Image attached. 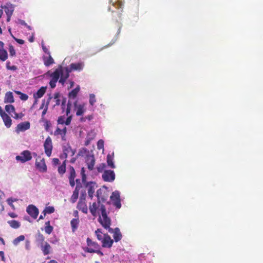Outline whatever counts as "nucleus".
<instances>
[{"instance_id":"obj_1","label":"nucleus","mask_w":263,"mask_h":263,"mask_svg":"<svg viewBox=\"0 0 263 263\" xmlns=\"http://www.w3.org/2000/svg\"><path fill=\"white\" fill-rule=\"evenodd\" d=\"M89 209L91 215L96 217L99 216L98 221L103 228H108L110 217L107 215L106 209L104 204L100 201L90 204Z\"/></svg>"},{"instance_id":"obj_2","label":"nucleus","mask_w":263,"mask_h":263,"mask_svg":"<svg viewBox=\"0 0 263 263\" xmlns=\"http://www.w3.org/2000/svg\"><path fill=\"white\" fill-rule=\"evenodd\" d=\"M111 226V220H109V223L108 225V228H104L105 229L108 230V232L110 233H113V237L115 242H118L121 240L122 238V235L120 232L119 228H116L113 229L110 228Z\"/></svg>"},{"instance_id":"obj_3","label":"nucleus","mask_w":263,"mask_h":263,"mask_svg":"<svg viewBox=\"0 0 263 263\" xmlns=\"http://www.w3.org/2000/svg\"><path fill=\"white\" fill-rule=\"evenodd\" d=\"M15 159L17 161L24 163L32 159L31 152L28 150L24 151L20 154V155L16 156Z\"/></svg>"},{"instance_id":"obj_4","label":"nucleus","mask_w":263,"mask_h":263,"mask_svg":"<svg viewBox=\"0 0 263 263\" xmlns=\"http://www.w3.org/2000/svg\"><path fill=\"white\" fill-rule=\"evenodd\" d=\"M110 199L115 206H116L117 209L121 208V199L120 192L119 191H115L113 192L110 197Z\"/></svg>"},{"instance_id":"obj_5","label":"nucleus","mask_w":263,"mask_h":263,"mask_svg":"<svg viewBox=\"0 0 263 263\" xmlns=\"http://www.w3.org/2000/svg\"><path fill=\"white\" fill-rule=\"evenodd\" d=\"M69 175L68 178L69 181V184L72 186L73 187L75 185L76 182L77 183H80V180L79 179H77L76 181L74 179L76 176V171L73 166H70L68 168Z\"/></svg>"},{"instance_id":"obj_6","label":"nucleus","mask_w":263,"mask_h":263,"mask_svg":"<svg viewBox=\"0 0 263 263\" xmlns=\"http://www.w3.org/2000/svg\"><path fill=\"white\" fill-rule=\"evenodd\" d=\"M36 168L40 172L45 173L47 171V167L45 163L44 158L38 157L35 161Z\"/></svg>"},{"instance_id":"obj_7","label":"nucleus","mask_w":263,"mask_h":263,"mask_svg":"<svg viewBox=\"0 0 263 263\" xmlns=\"http://www.w3.org/2000/svg\"><path fill=\"white\" fill-rule=\"evenodd\" d=\"M45 153L48 157H50L52 153V143L51 138L48 136L45 140L44 144Z\"/></svg>"},{"instance_id":"obj_8","label":"nucleus","mask_w":263,"mask_h":263,"mask_svg":"<svg viewBox=\"0 0 263 263\" xmlns=\"http://www.w3.org/2000/svg\"><path fill=\"white\" fill-rule=\"evenodd\" d=\"M101 243L103 248H110L112 246L114 240L111 238L108 234H104L103 239Z\"/></svg>"},{"instance_id":"obj_9","label":"nucleus","mask_w":263,"mask_h":263,"mask_svg":"<svg viewBox=\"0 0 263 263\" xmlns=\"http://www.w3.org/2000/svg\"><path fill=\"white\" fill-rule=\"evenodd\" d=\"M102 178L105 181L112 182L115 179V174L113 171L105 170L102 174Z\"/></svg>"},{"instance_id":"obj_10","label":"nucleus","mask_w":263,"mask_h":263,"mask_svg":"<svg viewBox=\"0 0 263 263\" xmlns=\"http://www.w3.org/2000/svg\"><path fill=\"white\" fill-rule=\"evenodd\" d=\"M26 211L27 213L34 219L37 218L39 213L37 208L32 204L29 205L27 208Z\"/></svg>"},{"instance_id":"obj_11","label":"nucleus","mask_w":263,"mask_h":263,"mask_svg":"<svg viewBox=\"0 0 263 263\" xmlns=\"http://www.w3.org/2000/svg\"><path fill=\"white\" fill-rule=\"evenodd\" d=\"M30 127V124L28 121L22 122L17 125L15 131L17 133H19L21 132H24L29 129Z\"/></svg>"},{"instance_id":"obj_12","label":"nucleus","mask_w":263,"mask_h":263,"mask_svg":"<svg viewBox=\"0 0 263 263\" xmlns=\"http://www.w3.org/2000/svg\"><path fill=\"white\" fill-rule=\"evenodd\" d=\"M86 163L87 167L90 171H92L94 168L95 164V158L93 155H89L86 156Z\"/></svg>"},{"instance_id":"obj_13","label":"nucleus","mask_w":263,"mask_h":263,"mask_svg":"<svg viewBox=\"0 0 263 263\" xmlns=\"http://www.w3.org/2000/svg\"><path fill=\"white\" fill-rule=\"evenodd\" d=\"M1 8L4 9L7 15H12L14 10V5L10 3H7L4 6H1Z\"/></svg>"},{"instance_id":"obj_14","label":"nucleus","mask_w":263,"mask_h":263,"mask_svg":"<svg viewBox=\"0 0 263 263\" xmlns=\"http://www.w3.org/2000/svg\"><path fill=\"white\" fill-rule=\"evenodd\" d=\"M47 74H49L51 79L58 81L60 77V75L61 74V66H59L58 68H57L54 72L50 73V71L47 72Z\"/></svg>"},{"instance_id":"obj_15","label":"nucleus","mask_w":263,"mask_h":263,"mask_svg":"<svg viewBox=\"0 0 263 263\" xmlns=\"http://www.w3.org/2000/svg\"><path fill=\"white\" fill-rule=\"evenodd\" d=\"M4 43L0 41V60L2 61H5L8 58L7 52L4 49Z\"/></svg>"},{"instance_id":"obj_16","label":"nucleus","mask_w":263,"mask_h":263,"mask_svg":"<svg viewBox=\"0 0 263 263\" xmlns=\"http://www.w3.org/2000/svg\"><path fill=\"white\" fill-rule=\"evenodd\" d=\"M66 133H67V128L66 127H65L62 129H60L59 127H57L56 130L54 131V135L55 136L60 135L61 136L62 140L63 141H65Z\"/></svg>"},{"instance_id":"obj_17","label":"nucleus","mask_w":263,"mask_h":263,"mask_svg":"<svg viewBox=\"0 0 263 263\" xmlns=\"http://www.w3.org/2000/svg\"><path fill=\"white\" fill-rule=\"evenodd\" d=\"M1 117L4 122L5 125L7 128L10 127L12 125V120L11 118L6 113H3Z\"/></svg>"},{"instance_id":"obj_18","label":"nucleus","mask_w":263,"mask_h":263,"mask_svg":"<svg viewBox=\"0 0 263 263\" xmlns=\"http://www.w3.org/2000/svg\"><path fill=\"white\" fill-rule=\"evenodd\" d=\"M41 248L44 255L49 254L51 250V247L47 242H45L41 245Z\"/></svg>"},{"instance_id":"obj_19","label":"nucleus","mask_w":263,"mask_h":263,"mask_svg":"<svg viewBox=\"0 0 263 263\" xmlns=\"http://www.w3.org/2000/svg\"><path fill=\"white\" fill-rule=\"evenodd\" d=\"M77 101H76L74 103V107L77 109L76 115L77 116H80L83 115L85 111V105L84 104H80L77 105Z\"/></svg>"},{"instance_id":"obj_20","label":"nucleus","mask_w":263,"mask_h":263,"mask_svg":"<svg viewBox=\"0 0 263 263\" xmlns=\"http://www.w3.org/2000/svg\"><path fill=\"white\" fill-rule=\"evenodd\" d=\"M77 208L84 213H87L88 211L86 202L83 200H80L78 203Z\"/></svg>"},{"instance_id":"obj_21","label":"nucleus","mask_w":263,"mask_h":263,"mask_svg":"<svg viewBox=\"0 0 263 263\" xmlns=\"http://www.w3.org/2000/svg\"><path fill=\"white\" fill-rule=\"evenodd\" d=\"M86 242L88 248H91L95 250L100 248V245L97 242L92 241L88 237L87 238Z\"/></svg>"},{"instance_id":"obj_22","label":"nucleus","mask_w":263,"mask_h":263,"mask_svg":"<svg viewBox=\"0 0 263 263\" xmlns=\"http://www.w3.org/2000/svg\"><path fill=\"white\" fill-rule=\"evenodd\" d=\"M84 64L82 63H72L70 65L69 70H82L83 68Z\"/></svg>"},{"instance_id":"obj_23","label":"nucleus","mask_w":263,"mask_h":263,"mask_svg":"<svg viewBox=\"0 0 263 263\" xmlns=\"http://www.w3.org/2000/svg\"><path fill=\"white\" fill-rule=\"evenodd\" d=\"M80 220L79 217L72 219L70 221V225L71 227L72 232H75L78 229L79 224Z\"/></svg>"},{"instance_id":"obj_24","label":"nucleus","mask_w":263,"mask_h":263,"mask_svg":"<svg viewBox=\"0 0 263 263\" xmlns=\"http://www.w3.org/2000/svg\"><path fill=\"white\" fill-rule=\"evenodd\" d=\"M46 90V87H41L36 93H34L33 97L35 99L41 98L45 94Z\"/></svg>"},{"instance_id":"obj_25","label":"nucleus","mask_w":263,"mask_h":263,"mask_svg":"<svg viewBox=\"0 0 263 263\" xmlns=\"http://www.w3.org/2000/svg\"><path fill=\"white\" fill-rule=\"evenodd\" d=\"M114 153H112L111 154H108L107 156V163L108 166L112 168H115V165L114 163Z\"/></svg>"},{"instance_id":"obj_26","label":"nucleus","mask_w":263,"mask_h":263,"mask_svg":"<svg viewBox=\"0 0 263 263\" xmlns=\"http://www.w3.org/2000/svg\"><path fill=\"white\" fill-rule=\"evenodd\" d=\"M83 250L85 252L90 253H96L99 256H103V253L102 251L100 250V249L97 250H95L92 249L91 248L85 247L83 248Z\"/></svg>"},{"instance_id":"obj_27","label":"nucleus","mask_w":263,"mask_h":263,"mask_svg":"<svg viewBox=\"0 0 263 263\" xmlns=\"http://www.w3.org/2000/svg\"><path fill=\"white\" fill-rule=\"evenodd\" d=\"M48 55V57L44 56L43 58L44 64L47 67L49 66L50 65L54 63V60L50 55V54Z\"/></svg>"},{"instance_id":"obj_28","label":"nucleus","mask_w":263,"mask_h":263,"mask_svg":"<svg viewBox=\"0 0 263 263\" xmlns=\"http://www.w3.org/2000/svg\"><path fill=\"white\" fill-rule=\"evenodd\" d=\"M14 98L12 92L9 91L5 94L4 102L5 103H11L14 102Z\"/></svg>"},{"instance_id":"obj_29","label":"nucleus","mask_w":263,"mask_h":263,"mask_svg":"<svg viewBox=\"0 0 263 263\" xmlns=\"http://www.w3.org/2000/svg\"><path fill=\"white\" fill-rule=\"evenodd\" d=\"M69 154L73 156L74 154V152L71 149L70 146H65L63 148V155H64V157L66 158Z\"/></svg>"},{"instance_id":"obj_30","label":"nucleus","mask_w":263,"mask_h":263,"mask_svg":"<svg viewBox=\"0 0 263 263\" xmlns=\"http://www.w3.org/2000/svg\"><path fill=\"white\" fill-rule=\"evenodd\" d=\"M70 72L71 70H69V68L65 67L64 70L62 68V67L61 66V74L60 77L67 80L69 76V73Z\"/></svg>"},{"instance_id":"obj_31","label":"nucleus","mask_w":263,"mask_h":263,"mask_svg":"<svg viewBox=\"0 0 263 263\" xmlns=\"http://www.w3.org/2000/svg\"><path fill=\"white\" fill-rule=\"evenodd\" d=\"M80 87L78 86L73 90H72L68 94L69 99H75L80 91Z\"/></svg>"},{"instance_id":"obj_32","label":"nucleus","mask_w":263,"mask_h":263,"mask_svg":"<svg viewBox=\"0 0 263 263\" xmlns=\"http://www.w3.org/2000/svg\"><path fill=\"white\" fill-rule=\"evenodd\" d=\"M66 160H64L62 164L59 166L58 171L59 174L62 176L66 172Z\"/></svg>"},{"instance_id":"obj_33","label":"nucleus","mask_w":263,"mask_h":263,"mask_svg":"<svg viewBox=\"0 0 263 263\" xmlns=\"http://www.w3.org/2000/svg\"><path fill=\"white\" fill-rule=\"evenodd\" d=\"M36 241L41 245L45 242V237L44 235L39 232L35 236Z\"/></svg>"},{"instance_id":"obj_34","label":"nucleus","mask_w":263,"mask_h":263,"mask_svg":"<svg viewBox=\"0 0 263 263\" xmlns=\"http://www.w3.org/2000/svg\"><path fill=\"white\" fill-rule=\"evenodd\" d=\"M112 5L117 9H122L123 3L121 0H110Z\"/></svg>"},{"instance_id":"obj_35","label":"nucleus","mask_w":263,"mask_h":263,"mask_svg":"<svg viewBox=\"0 0 263 263\" xmlns=\"http://www.w3.org/2000/svg\"><path fill=\"white\" fill-rule=\"evenodd\" d=\"M79 190V186H78V185H77L74 191L73 192V194L72 195L71 199V201L72 202H74L78 198Z\"/></svg>"},{"instance_id":"obj_36","label":"nucleus","mask_w":263,"mask_h":263,"mask_svg":"<svg viewBox=\"0 0 263 263\" xmlns=\"http://www.w3.org/2000/svg\"><path fill=\"white\" fill-rule=\"evenodd\" d=\"M8 223H9L11 227L14 229H17L21 226L20 223L18 221L15 220L8 221Z\"/></svg>"},{"instance_id":"obj_37","label":"nucleus","mask_w":263,"mask_h":263,"mask_svg":"<svg viewBox=\"0 0 263 263\" xmlns=\"http://www.w3.org/2000/svg\"><path fill=\"white\" fill-rule=\"evenodd\" d=\"M54 212V208L53 206H46L43 213H44V216H46V214H51Z\"/></svg>"},{"instance_id":"obj_38","label":"nucleus","mask_w":263,"mask_h":263,"mask_svg":"<svg viewBox=\"0 0 263 263\" xmlns=\"http://www.w3.org/2000/svg\"><path fill=\"white\" fill-rule=\"evenodd\" d=\"M95 234L97 236V239L101 241V242L102 241V239H103V236H102V232L101 229H98L97 230L95 231Z\"/></svg>"},{"instance_id":"obj_39","label":"nucleus","mask_w":263,"mask_h":263,"mask_svg":"<svg viewBox=\"0 0 263 263\" xmlns=\"http://www.w3.org/2000/svg\"><path fill=\"white\" fill-rule=\"evenodd\" d=\"M25 239V236L24 235H20V236L17 237L15 239H14L13 241V243L16 246L18 244V243L24 240Z\"/></svg>"},{"instance_id":"obj_40","label":"nucleus","mask_w":263,"mask_h":263,"mask_svg":"<svg viewBox=\"0 0 263 263\" xmlns=\"http://www.w3.org/2000/svg\"><path fill=\"white\" fill-rule=\"evenodd\" d=\"M5 110L7 112L10 114L15 112V108L12 105H7L5 106Z\"/></svg>"},{"instance_id":"obj_41","label":"nucleus","mask_w":263,"mask_h":263,"mask_svg":"<svg viewBox=\"0 0 263 263\" xmlns=\"http://www.w3.org/2000/svg\"><path fill=\"white\" fill-rule=\"evenodd\" d=\"M50 99H51V98H49L48 99V101L46 102V105H45V107L44 108V110L42 111V119H43L44 118V116H45V115L46 114V112L47 111V110H48V105H49Z\"/></svg>"},{"instance_id":"obj_42","label":"nucleus","mask_w":263,"mask_h":263,"mask_svg":"<svg viewBox=\"0 0 263 263\" xmlns=\"http://www.w3.org/2000/svg\"><path fill=\"white\" fill-rule=\"evenodd\" d=\"M105 167L106 164L104 163H102L97 166V170L99 173H102Z\"/></svg>"},{"instance_id":"obj_43","label":"nucleus","mask_w":263,"mask_h":263,"mask_svg":"<svg viewBox=\"0 0 263 263\" xmlns=\"http://www.w3.org/2000/svg\"><path fill=\"white\" fill-rule=\"evenodd\" d=\"M10 62L7 61L6 63V68L8 70H16L17 69V67L14 65L11 66Z\"/></svg>"},{"instance_id":"obj_44","label":"nucleus","mask_w":263,"mask_h":263,"mask_svg":"<svg viewBox=\"0 0 263 263\" xmlns=\"http://www.w3.org/2000/svg\"><path fill=\"white\" fill-rule=\"evenodd\" d=\"M89 103L91 106H93L96 102L95 95L94 94H90L89 95Z\"/></svg>"},{"instance_id":"obj_45","label":"nucleus","mask_w":263,"mask_h":263,"mask_svg":"<svg viewBox=\"0 0 263 263\" xmlns=\"http://www.w3.org/2000/svg\"><path fill=\"white\" fill-rule=\"evenodd\" d=\"M9 51L10 53V55L11 57L15 56V55H16L15 50L14 47L11 45H9Z\"/></svg>"},{"instance_id":"obj_46","label":"nucleus","mask_w":263,"mask_h":263,"mask_svg":"<svg viewBox=\"0 0 263 263\" xmlns=\"http://www.w3.org/2000/svg\"><path fill=\"white\" fill-rule=\"evenodd\" d=\"M81 175L82 176V181L83 183H85L86 180V175L85 174V170L84 167H82L81 169Z\"/></svg>"},{"instance_id":"obj_47","label":"nucleus","mask_w":263,"mask_h":263,"mask_svg":"<svg viewBox=\"0 0 263 263\" xmlns=\"http://www.w3.org/2000/svg\"><path fill=\"white\" fill-rule=\"evenodd\" d=\"M44 230L46 233L50 234L53 230V228L52 226H45Z\"/></svg>"},{"instance_id":"obj_48","label":"nucleus","mask_w":263,"mask_h":263,"mask_svg":"<svg viewBox=\"0 0 263 263\" xmlns=\"http://www.w3.org/2000/svg\"><path fill=\"white\" fill-rule=\"evenodd\" d=\"M65 116H61L59 117L58 119V123L59 124H65Z\"/></svg>"},{"instance_id":"obj_49","label":"nucleus","mask_w":263,"mask_h":263,"mask_svg":"<svg viewBox=\"0 0 263 263\" xmlns=\"http://www.w3.org/2000/svg\"><path fill=\"white\" fill-rule=\"evenodd\" d=\"M71 103L69 101H68V102L67 104V107H66V116H68V115L70 114V110H71Z\"/></svg>"},{"instance_id":"obj_50","label":"nucleus","mask_w":263,"mask_h":263,"mask_svg":"<svg viewBox=\"0 0 263 263\" xmlns=\"http://www.w3.org/2000/svg\"><path fill=\"white\" fill-rule=\"evenodd\" d=\"M97 146L99 149H103L104 147V141L103 140H99L97 143Z\"/></svg>"},{"instance_id":"obj_51","label":"nucleus","mask_w":263,"mask_h":263,"mask_svg":"<svg viewBox=\"0 0 263 263\" xmlns=\"http://www.w3.org/2000/svg\"><path fill=\"white\" fill-rule=\"evenodd\" d=\"M51 125V124L49 121H48L47 120H45V123H44V126H45V128L46 131H48L49 128H50Z\"/></svg>"},{"instance_id":"obj_52","label":"nucleus","mask_w":263,"mask_h":263,"mask_svg":"<svg viewBox=\"0 0 263 263\" xmlns=\"http://www.w3.org/2000/svg\"><path fill=\"white\" fill-rule=\"evenodd\" d=\"M57 81L51 79L49 82V85L52 88H54L56 86Z\"/></svg>"},{"instance_id":"obj_53","label":"nucleus","mask_w":263,"mask_h":263,"mask_svg":"<svg viewBox=\"0 0 263 263\" xmlns=\"http://www.w3.org/2000/svg\"><path fill=\"white\" fill-rule=\"evenodd\" d=\"M20 98L23 101H26L28 98V96L26 94L22 92Z\"/></svg>"},{"instance_id":"obj_54","label":"nucleus","mask_w":263,"mask_h":263,"mask_svg":"<svg viewBox=\"0 0 263 263\" xmlns=\"http://www.w3.org/2000/svg\"><path fill=\"white\" fill-rule=\"evenodd\" d=\"M66 103V98H64L62 100V104H61V107H62V109H63V111H64V110L65 108Z\"/></svg>"},{"instance_id":"obj_55","label":"nucleus","mask_w":263,"mask_h":263,"mask_svg":"<svg viewBox=\"0 0 263 263\" xmlns=\"http://www.w3.org/2000/svg\"><path fill=\"white\" fill-rule=\"evenodd\" d=\"M71 119L72 117L71 116L68 117L65 120V124L66 125H69L71 123Z\"/></svg>"},{"instance_id":"obj_56","label":"nucleus","mask_w":263,"mask_h":263,"mask_svg":"<svg viewBox=\"0 0 263 263\" xmlns=\"http://www.w3.org/2000/svg\"><path fill=\"white\" fill-rule=\"evenodd\" d=\"M12 37L13 39L20 44H24L25 42L22 39H18L16 37H15L14 36L12 35Z\"/></svg>"},{"instance_id":"obj_57","label":"nucleus","mask_w":263,"mask_h":263,"mask_svg":"<svg viewBox=\"0 0 263 263\" xmlns=\"http://www.w3.org/2000/svg\"><path fill=\"white\" fill-rule=\"evenodd\" d=\"M59 160L58 158H54L52 159V164L54 165H57L59 163Z\"/></svg>"},{"instance_id":"obj_58","label":"nucleus","mask_w":263,"mask_h":263,"mask_svg":"<svg viewBox=\"0 0 263 263\" xmlns=\"http://www.w3.org/2000/svg\"><path fill=\"white\" fill-rule=\"evenodd\" d=\"M15 200H13L12 198H9L7 199V202L8 204H9L10 206L13 207L14 205H13L12 203L13 202L15 201Z\"/></svg>"},{"instance_id":"obj_59","label":"nucleus","mask_w":263,"mask_h":263,"mask_svg":"<svg viewBox=\"0 0 263 263\" xmlns=\"http://www.w3.org/2000/svg\"><path fill=\"white\" fill-rule=\"evenodd\" d=\"M0 258L2 261H5L4 252L2 251H0Z\"/></svg>"},{"instance_id":"obj_60","label":"nucleus","mask_w":263,"mask_h":263,"mask_svg":"<svg viewBox=\"0 0 263 263\" xmlns=\"http://www.w3.org/2000/svg\"><path fill=\"white\" fill-rule=\"evenodd\" d=\"M42 49L43 50V51L47 54H50V52L49 51V50L48 49V48L45 46L44 45H42Z\"/></svg>"},{"instance_id":"obj_61","label":"nucleus","mask_w":263,"mask_h":263,"mask_svg":"<svg viewBox=\"0 0 263 263\" xmlns=\"http://www.w3.org/2000/svg\"><path fill=\"white\" fill-rule=\"evenodd\" d=\"M66 79H64V78H62L61 77H60V79L59 81V83H61L62 85H64L65 82H66Z\"/></svg>"},{"instance_id":"obj_62","label":"nucleus","mask_w":263,"mask_h":263,"mask_svg":"<svg viewBox=\"0 0 263 263\" xmlns=\"http://www.w3.org/2000/svg\"><path fill=\"white\" fill-rule=\"evenodd\" d=\"M9 216L11 217V218H16L17 217V214H16L14 213H9L8 214Z\"/></svg>"},{"instance_id":"obj_63","label":"nucleus","mask_w":263,"mask_h":263,"mask_svg":"<svg viewBox=\"0 0 263 263\" xmlns=\"http://www.w3.org/2000/svg\"><path fill=\"white\" fill-rule=\"evenodd\" d=\"M45 105H46L45 104V100H42V104L40 107V109H42L43 108H44Z\"/></svg>"},{"instance_id":"obj_64","label":"nucleus","mask_w":263,"mask_h":263,"mask_svg":"<svg viewBox=\"0 0 263 263\" xmlns=\"http://www.w3.org/2000/svg\"><path fill=\"white\" fill-rule=\"evenodd\" d=\"M60 93H55L54 95V99H60Z\"/></svg>"}]
</instances>
